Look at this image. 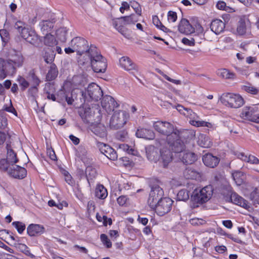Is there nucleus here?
<instances>
[{
  "label": "nucleus",
  "instance_id": "69168bd1",
  "mask_svg": "<svg viewBox=\"0 0 259 259\" xmlns=\"http://www.w3.org/2000/svg\"><path fill=\"white\" fill-rule=\"evenodd\" d=\"M65 181L70 185H73L74 184V182L72 179L70 175L68 172L64 174Z\"/></svg>",
  "mask_w": 259,
  "mask_h": 259
},
{
  "label": "nucleus",
  "instance_id": "58836bf2",
  "mask_svg": "<svg viewBox=\"0 0 259 259\" xmlns=\"http://www.w3.org/2000/svg\"><path fill=\"white\" fill-rule=\"evenodd\" d=\"M184 176L187 179H196L200 177L199 173L191 167H188L184 170Z\"/></svg>",
  "mask_w": 259,
  "mask_h": 259
},
{
  "label": "nucleus",
  "instance_id": "a878e982",
  "mask_svg": "<svg viewBox=\"0 0 259 259\" xmlns=\"http://www.w3.org/2000/svg\"><path fill=\"white\" fill-rule=\"evenodd\" d=\"M237 157L242 161L247 162L252 164H259V159L255 156L251 154H245L243 152L239 153L237 155Z\"/></svg>",
  "mask_w": 259,
  "mask_h": 259
},
{
  "label": "nucleus",
  "instance_id": "c9c22d12",
  "mask_svg": "<svg viewBox=\"0 0 259 259\" xmlns=\"http://www.w3.org/2000/svg\"><path fill=\"white\" fill-rule=\"evenodd\" d=\"M15 246L18 250L22 252L26 255L31 258H34L35 257V256L31 253L30 248L26 244L23 243H17L15 244Z\"/></svg>",
  "mask_w": 259,
  "mask_h": 259
},
{
  "label": "nucleus",
  "instance_id": "9b49d317",
  "mask_svg": "<svg viewBox=\"0 0 259 259\" xmlns=\"http://www.w3.org/2000/svg\"><path fill=\"white\" fill-rule=\"evenodd\" d=\"M173 202L172 199L168 197L163 198L156 205L154 209L156 213L159 216H163L167 213L171 209Z\"/></svg>",
  "mask_w": 259,
  "mask_h": 259
},
{
  "label": "nucleus",
  "instance_id": "5fc2aeb1",
  "mask_svg": "<svg viewBox=\"0 0 259 259\" xmlns=\"http://www.w3.org/2000/svg\"><path fill=\"white\" fill-rule=\"evenodd\" d=\"M100 239L103 244L106 246L107 248H109L111 247L112 242L106 234H102L100 235Z\"/></svg>",
  "mask_w": 259,
  "mask_h": 259
},
{
  "label": "nucleus",
  "instance_id": "412c9836",
  "mask_svg": "<svg viewBox=\"0 0 259 259\" xmlns=\"http://www.w3.org/2000/svg\"><path fill=\"white\" fill-rule=\"evenodd\" d=\"M188 116H189V123L195 126H204L206 125V122L203 121L199 120V117L197 115L193 112L191 109L187 110Z\"/></svg>",
  "mask_w": 259,
  "mask_h": 259
},
{
  "label": "nucleus",
  "instance_id": "4468645a",
  "mask_svg": "<svg viewBox=\"0 0 259 259\" xmlns=\"http://www.w3.org/2000/svg\"><path fill=\"white\" fill-rule=\"evenodd\" d=\"M101 105L106 111L110 113L119 105L111 96L106 95L104 96L101 101Z\"/></svg>",
  "mask_w": 259,
  "mask_h": 259
},
{
  "label": "nucleus",
  "instance_id": "e2e57ef3",
  "mask_svg": "<svg viewBox=\"0 0 259 259\" xmlns=\"http://www.w3.org/2000/svg\"><path fill=\"white\" fill-rule=\"evenodd\" d=\"M132 7L135 10L136 14L138 16H141L142 13V10L138 3L134 2L132 5Z\"/></svg>",
  "mask_w": 259,
  "mask_h": 259
},
{
  "label": "nucleus",
  "instance_id": "423d86ee",
  "mask_svg": "<svg viewBox=\"0 0 259 259\" xmlns=\"http://www.w3.org/2000/svg\"><path fill=\"white\" fill-rule=\"evenodd\" d=\"M103 95L101 89L95 83L90 84L87 90L82 91V97L84 102L91 100L97 101L101 99Z\"/></svg>",
  "mask_w": 259,
  "mask_h": 259
},
{
  "label": "nucleus",
  "instance_id": "0e129e2a",
  "mask_svg": "<svg viewBox=\"0 0 259 259\" xmlns=\"http://www.w3.org/2000/svg\"><path fill=\"white\" fill-rule=\"evenodd\" d=\"M19 82L22 90H25L29 86V82L23 77L19 79Z\"/></svg>",
  "mask_w": 259,
  "mask_h": 259
},
{
  "label": "nucleus",
  "instance_id": "0eeeda50",
  "mask_svg": "<svg viewBox=\"0 0 259 259\" xmlns=\"http://www.w3.org/2000/svg\"><path fill=\"white\" fill-rule=\"evenodd\" d=\"M129 118V114L125 111H116L113 114L110 121L111 128L118 129L121 128L126 123Z\"/></svg>",
  "mask_w": 259,
  "mask_h": 259
},
{
  "label": "nucleus",
  "instance_id": "6ab92c4d",
  "mask_svg": "<svg viewBox=\"0 0 259 259\" xmlns=\"http://www.w3.org/2000/svg\"><path fill=\"white\" fill-rule=\"evenodd\" d=\"M14 27L20 34L21 37L24 39L29 36V34H30V31H33L26 28L25 23L21 21H17L15 24Z\"/></svg>",
  "mask_w": 259,
  "mask_h": 259
},
{
  "label": "nucleus",
  "instance_id": "2eb2a0df",
  "mask_svg": "<svg viewBox=\"0 0 259 259\" xmlns=\"http://www.w3.org/2000/svg\"><path fill=\"white\" fill-rule=\"evenodd\" d=\"M8 174L14 178L22 179L26 176L27 171L24 167L12 164L8 171Z\"/></svg>",
  "mask_w": 259,
  "mask_h": 259
},
{
  "label": "nucleus",
  "instance_id": "37998d69",
  "mask_svg": "<svg viewBox=\"0 0 259 259\" xmlns=\"http://www.w3.org/2000/svg\"><path fill=\"white\" fill-rule=\"evenodd\" d=\"M39 26L41 31L44 32H48L54 27L53 22L48 20L41 21Z\"/></svg>",
  "mask_w": 259,
  "mask_h": 259
},
{
  "label": "nucleus",
  "instance_id": "79ce46f5",
  "mask_svg": "<svg viewBox=\"0 0 259 259\" xmlns=\"http://www.w3.org/2000/svg\"><path fill=\"white\" fill-rule=\"evenodd\" d=\"M218 73L219 76L225 79H233L235 76L234 73L225 68L219 70Z\"/></svg>",
  "mask_w": 259,
  "mask_h": 259
},
{
  "label": "nucleus",
  "instance_id": "052dcab7",
  "mask_svg": "<svg viewBox=\"0 0 259 259\" xmlns=\"http://www.w3.org/2000/svg\"><path fill=\"white\" fill-rule=\"evenodd\" d=\"M196 40V39L195 38H191L190 39L187 38H183L182 40V42L186 45L189 46H193L195 44V41Z\"/></svg>",
  "mask_w": 259,
  "mask_h": 259
},
{
  "label": "nucleus",
  "instance_id": "c03bdc74",
  "mask_svg": "<svg viewBox=\"0 0 259 259\" xmlns=\"http://www.w3.org/2000/svg\"><path fill=\"white\" fill-rule=\"evenodd\" d=\"M5 60H0V79H4L7 76V72H12L6 68Z\"/></svg>",
  "mask_w": 259,
  "mask_h": 259
},
{
  "label": "nucleus",
  "instance_id": "7c9ffc66",
  "mask_svg": "<svg viewBox=\"0 0 259 259\" xmlns=\"http://www.w3.org/2000/svg\"><path fill=\"white\" fill-rule=\"evenodd\" d=\"M79 114L84 123H92L93 113L90 108H85L82 112H80Z\"/></svg>",
  "mask_w": 259,
  "mask_h": 259
},
{
  "label": "nucleus",
  "instance_id": "13d9d810",
  "mask_svg": "<svg viewBox=\"0 0 259 259\" xmlns=\"http://www.w3.org/2000/svg\"><path fill=\"white\" fill-rule=\"evenodd\" d=\"M55 57V54L53 51L50 54L46 53L44 56L45 61L47 63H51L54 60Z\"/></svg>",
  "mask_w": 259,
  "mask_h": 259
},
{
  "label": "nucleus",
  "instance_id": "3c124183",
  "mask_svg": "<svg viewBox=\"0 0 259 259\" xmlns=\"http://www.w3.org/2000/svg\"><path fill=\"white\" fill-rule=\"evenodd\" d=\"M96 218L100 222H103L104 226H106L108 224L109 225L112 224V220L110 218H108L105 215L101 216L99 213L96 214Z\"/></svg>",
  "mask_w": 259,
  "mask_h": 259
},
{
  "label": "nucleus",
  "instance_id": "aec40b11",
  "mask_svg": "<svg viewBox=\"0 0 259 259\" xmlns=\"http://www.w3.org/2000/svg\"><path fill=\"white\" fill-rule=\"evenodd\" d=\"M225 23L220 19L213 20L210 24L211 30L215 34L218 35L224 32Z\"/></svg>",
  "mask_w": 259,
  "mask_h": 259
},
{
  "label": "nucleus",
  "instance_id": "9d476101",
  "mask_svg": "<svg viewBox=\"0 0 259 259\" xmlns=\"http://www.w3.org/2000/svg\"><path fill=\"white\" fill-rule=\"evenodd\" d=\"M240 116L244 119L259 123V113L258 108L255 106L244 107Z\"/></svg>",
  "mask_w": 259,
  "mask_h": 259
},
{
  "label": "nucleus",
  "instance_id": "393cba45",
  "mask_svg": "<svg viewBox=\"0 0 259 259\" xmlns=\"http://www.w3.org/2000/svg\"><path fill=\"white\" fill-rule=\"evenodd\" d=\"M197 143L199 146L203 148H209L212 143L210 138L206 135L199 134L197 136Z\"/></svg>",
  "mask_w": 259,
  "mask_h": 259
},
{
  "label": "nucleus",
  "instance_id": "864d4df0",
  "mask_svg": "<svg viewBox=\"0 0 259 259\" xmlns=\"http://www.w3.org/2000/svg\"><path fill=\"white\" fill-rule=\"evenodd\" d=\"M242 89L245 92L252 95H256L258 93V90L251 85H244Z\"/></svg>",
  "mask_w": 259,
  "mask_h": 259
},
{
  "label": "nucleus",
  "instance_id": "f704fd0d",
  "mask_svg": "<svg viewBox=\"0 0 259 259\" xmlns=\"http://www.w3.org/2000/svg\"><path fill=\"white\" fill-rule=\"evenodd\" d=\"M232 176L237 185L240 186L244 183L245 176L242 171H234L232 173Z\"/></svg>",
  "mask_w": 259,
  "mask_h": 259
},
{
  "label": "nucleus",
  "instance_id": "cd10ccee",
  "mask_svg": "<svg viewBox=\"0 0 259 259\" xmlns=\"http://www.w3.org/2000/svg\"><path fill=\"white\" fill-rule=\"evenodd\" d=\"M44 231V228L42 226L37 224H31L27 229V234L30 236H36L42 233Z\"/></svg>",
  "mask_w": 259,
  "mask_h": 259
},
{
  "label": "nucleus",
  "instance_id": "09e8293b",
  "mask_svg": "<svg viewBox=\"0 0 259 259\" xmlns=\"http://www.w3.org/2000/svg\"><path fill=\"white\" fill-rule=\"evenodd\" d=\"M12 167V164L8 161L7 159H2L0 160V170L4 171H7L8 173L10 167Z\"/></svg>",
  "mask_w": 259,
  "mask_h": 259
},
{
  "label": "nucleus",
  "instance_id": "bb28decb",
  "mask_svg": "<svg viewBox=\"0 0 259 259\" xmlns=\"http://www.w3.org/2000/svg\"><path fill=\"white\" fill-rule=\"evenodd\" d=\"M28 78L33 85L29 90V91L35 94L37 91V86H38L39 84L40 81L37 77V76H36L33 70H31L29 72Z\"/></svg>",
  "mask_w": 259,
  "mask_h": 259
},
{
  "label": "nucleus",
  "instance_id": "ddd939ff",
  "mask_svg": "<svg viewBox=\"0 0 259 259\" xmlns=\"http://www.w3.org/2000/svg\"><path fill=\"white\" fill-rule=\"evenodd\" d=\"M166 141L174 152L182 154L185 148V145L180 139L179 132H178V137H172L170 139H167Z\"/></svg>",
  "mask_w": 259,
  "mask_h": 259
},
{
  "label": "nucleus",
  "instance_id": "f8f14e48",
  "mask_svg": "<svg viewBox=\"0 0 259 259\" xmlns=\"http://www.w3.org/2000/svg\"><path fill=\"white\" fill-rule=\"evenodd\" d=\"M97 146L100 152L104 154L108 159L111 160H115L117 159L116 152L109 145L101 142H98Z\"/></svg>",
  "mask_w": 259,
  "mask_h": 259
},
{
  "label": "nucleus",
  "instance_id": "2f4dec72",
  "mask_svg": "<svg viewBox=\"0 0 259 259\" xmlns=\"http://www.w3.org/2000/svg\"><path fill=\"white\" fill-rule=\"evenodd\" d=\"M97 171L93 166H88L85 169V176L89 185L93 183L97 176Z\"/></svg>",
  "mask_w": 259,
  "mask_h": 259
},
{
  "label": "nucleus",
  "instance_id": "603ef678",
  "mask_svg": "<svg viewBox=\"0 0 259 259\" xmlns=\"http://www.w3.org/2000/svg\"><path fill=\"white\" fill-rule=\"evenodd\" d=\"M152 21L154 25H155L157 28L164 32H166L167 31L168 29L162 24L157 16H153L152 17Z\"/></svg>",
  "mask_w": 259,
  "mask_h": 259
},
{
  "label": "nucleus",
  "instance_id": "72a5a7b5",
  "mask_svg": "<svg viewBox=\"0 0 259 259\" xmlns=\"http://www.w3.org/2000/svg\"><path fill=\"white\" fill-rule=\"evenodd\" d=\"M246 25L244 18H241L238 21L236 27V33L239 35H243L246 33Z\"/></svg>",
  "mask_w": 259,
  "mask_h": 259
},
{
  "label": "nucleus",
  "instance_id": "a211bd4d",
  "mask_svg": "<svg viewBox=\"0 0 259 259\" xmlns=\"http://www.w3.org/2000/svg\"><path fill=\"white\" fill-rule=\"evenodd\" d=\"M90 129L91 131L97 136L104 138L107 136L106 127L102 124H92Z\"/></svg>",
  "mask_w": 259,
  "mask_h": 259
},
{
  "label": "nucleus",
  "instance_id": "f03ea898",
  "mask_svg": "<svg viewBox=\"0 0 259 259\" xmlns=\"http://www.w3.org/2000/svg\"><path fill=\"white\" fill-rule=\"evenodd\" d=\"M212 193V188L210 185L204 187L200 190H195L191 196V207L196 208L206 202L210 199Z\"/></svg>",
  "mask_w": 259,
  "mask_h": 259
},
{
  "label": "nucleus",
  "instance_id": "4d7b16f0",
  "mask_svg": "<svg viewBox=\"0 0 259 259\" xmlns=\"http://www.w3.org/2000/svg\"><path fill=\"white\" fill-rule=\"evenodd\" d=\"M190 223L193 226L203 225L206 223V221L203 219L199 218H193L190 220Z\"/></svg>",
  "mask_w": 259,
  "mask_h": 259
},
{
  "label": "nucleus",
  "instance_id": "a18cd8bd",
  "mask_svg": "<svg viewBox=\"0 0 259 259\" xmlns=\"http://www.w3.org/2000/svg\"><path fill=\"white\" fill-rule=\"evenodd\" d=\"M113 24L115 29L117 30L119 32H120L125 37L127 38H130V34L127 32L125 28H124L123 26L118 25L117 21H115Z\"/></svg>",
  "mask_w": 259,
  "mask_h": 259
},
{
  "label": "nucleus",
  "instance_id": "f3484780",
  "mask_svg": "<svg viewBox=\"0 0 259 259\" xmlns=\"http://www.w3.org/2000/svg\"><path fill=\"white\" fill-rule=\"evenodd\" d=\"M178 30L181 33L190 34L195 32L194 28L190 24L189 21L186 19H182L179 23Z\"/></svg>",
  "mask_w": 259,
  "mask_h": 259
},
{
  "label": "nucleus",
  "instance_id": "774afa93",
  "mask_svg": "<svg viewBox=\"0 0 259 259\" xmlns=\"http://www.w3.org/2000/svg\"><path fill=\"white\" fill-rule=\"evenodd\" d=\"M119 148L123 150V151H126L129 154H132L133 150L132 148H130L128 145L126 144H120L119 145Z\"/></svg>",
  "mask_w": 259,
  "mask_h": 259
},
{
  "label": "nucleus",
  "instance_id": "dca6fc26",
  "mask_svg": "<svg viewBox=\"0 0 259 259\" xmlns=\"http://www.w3.org/2000/svg\"><path fill=\"white\" fill-rule=\"evenodd\" d=\"M119 64L121 67L126 71H139L137 66L127 57H122L119 59Z\"/></svg>",
  "mask_w": 259,
  "mask_h": 259
},
{
  "label": "nucleus",
  "instance_id": "1a4fd4ad",
  "mask_svg": "<svg viewBox=\"0 0 259 259\" xmlns=\"http://www.w3.org/2000/svg\"><path fill=\"white\" fill-rule=\"evenodd\" d=\"M24 62V58L22 54L20 52H15L12 54L10 58L5 61V65L7 68L9 70L14 72L17 67H21Z\"/></svg>",
  "mask_w": 259,
  "mask_h": 259
},
{
  "label": "nucleus",
  "instance_id": "338daca9",
  "mask_svg": "<svg viewBox=\"0 0 259 259\" xmlns=\"http://www.w3.org/2000/svg\"><path fill=\"white\" fill-rule=\"evenodd\" d=\"M127 198L125 196H120L117 199V203L119 204V205L121 206L124 205L126 201H127Z\"/></svg>",
  "mask_w": 259,
  "mask_h": 259
},
{
  "label": "nucleus",
  "instance_id": "7ed1b4c3",
  "mask_svg": "<svg viewBox=\"0 0 259 259\" xmlns=\"http://www.w3.org/2000/svg\"><path fill=\"white\" fill-rule=\"evenodd\" d=\"M220 100L226 107L233 109L239 108L244 104V100L241 95L231 93L223 94Z\"/></svg>",
  "mask_w": 259,
  "mask_h": 259
},
{
  "label": "nucleus",
  "instance_id": "20e7f679",
  "mask_svg": "<svg viewBox=\"0 0 259 259\" xmlns=\"http://www.w3.org/2000/svg\"><path fill=\"white\" fill-rule=\"evenodd\" d=\"M153 127L159 133L166 136V140L172 137H178L179 132L172 124L169 122L157 121L153 123Z\"/></svg>",
  "mask_w": 259,
  "mask_h": 259
},
{
  "label": "nucleus",
  "instance_id": "4c0bfd02",
  "mask_svg": "<svg viewBox=\"0 0 259 259\" xmlns=\"http://www.w3.org/2000/svg\"><path fill=\"white\" fill-rule=\"evenodd\" d=\"M7 159L9 163L12 164L17 163L18 159L17 158L16 153L8 145L7 146Z\"/></svg>",
  "mask_w": 259,
  "mask_h": 259
},
{
  "label": "nucleus",
  "instance_id": "6e6552de",
  "mask_svg": "<svg viewBox=\"0 0 259 259\" xmlns=\"http://www.w3.org/2000/svg\"><path fill=\"white\" fill-rule=\"evenodd\" d=\"M164 195V192L159 186L152 187L148 199V204L152 209H155L156 205L161 199Z\"/></svg>",
  "mask_w": 259,
  "mask_h": 259
},
{
  "label": "nucleus",
  "instance_id": "ea45409f",
  "mask_svg": "<svg viewBox=\"0 0 259 259\" xmlns=\"http://www.w3.org/2000/svg\"><path fill=\"white\" fill-rule=\"evenodd\" d=\"M58 74V71L57 66L55 64H52L47 75V78L49 80H52L57 76Z\"/></svg>",
  "mask_w": 259,
  "mask_h": 259
},
{
  "label": "nucleus",
  "instance_id": "f257e3e1",
  "mask_svg": "<svg viewBox=\"0 0 259 259\" xmlns=\"http://www.w3.org/2000/svg\"><path fill=\"white\" fill-rule=\"evenodd\" d=\"M85 62H90L93 69L96 72H104L106 70V60L98 53L97 48H93L91 50L90 54L85 58L83 64Z\"/></svg>",
  "mask_w": 259,
  "mask_h": 259
},
{
  "label": "nucleus",
  "instance_id": "a19ab883",
  "mask_svg": "<svg viewBox=\"0 0 259 259\" xmlns=\"http://www.w3.org/2000/svg\"><path fill=\"white\" fill-rule=\"evenodd\" d=\"M44 44L49 47H54L57 44L55 36L50 33L47 34L44 37Z\"/></svg>",
  "mask_w": 259,
  "mask_h": 259
},
{
  "label": "nucleus",
  "instance_id": "680f3d73",
  "mask_svg": "<svg viewBox=\"0 0 259 259\" xmlns=\"http://www.w3.org/2000/svg\"><path fill=\"white\" fill-rule=\"evenodd\" d=\"M74 93H76L75 91H72L71 93V97H68L67 95H65V93H63L64 97L65 99V100L68 105H72L73 102H74V98H73V96Z\"/></svg>",
  "mask_w": 259,
  "mask_h": 259
},
{
  "label": "nucleus",
  "instance_id": "8fccbe9b",
  "mask_svg": "<svg viewBox=\"0 0 259 259\" xmlns=\"http://www.w3.org/2000/svg\"><path fill=\"white\" fill-rule=\"evenodd\" d=\"M178 199L180 201H186L189 198L188 191L186 190H180L177 194Z\"/></svg>",
  "mask_w": 259,
  "mask_h": 259
},
{
  "label": "nucleus",
  "instance_id": "bf43d9fd",
  "mask_svg": "<svg viewBox=\"0 0 259 259\" xmlns=\"http://www.w3.org/2000/svg\"><path fill=\"white\" fill-rule=\"evenodd\" d=\"M167 19L169 22H175L177 20V14L176 12L169 11L167 13Z\"/></svg>",
  "mask_w": 259,
  "mask_h": 259
},
{
  "label": "nucleus",
  "instance_id": "de8ad7c7",
  "mask_svg": "<svg viewBox=\"0 0 259 259\" xmlns=\"http://www.w3.org/2000/svg\"><path fill=\"white\" fill-rule=\"evenodd\" d=\"M25 40L32 45H35L37 43L38 37L35 31H30V34L25 38Z\"/></svg>",
  "mask_w": 259,
  "mask_h": 259
},
{
  "label": "nucleus",
  "instance_id": "b1692460",
  "mask_svg": "<svg viewBox=\"0 0 259 259\" xmlns=\"http://www.w3.org/2000/svg\"><path fill=\"white\" fill-rule=\"evenodd\" d=\"M179 156L181 157L182 161L186 164H191L197 159L196 155L191 152H183Z\"/></svg>",
  "mask_w": 259,
  "mask_h": 259
},
{
  "label": "nucleus",
  "instance_id": "4be33fe9",
  "mask_svg": "<svg viewBox=\"0 0 259 259\" xmlns=\"http://www.w3.org/2000/svg\"><path fill=\"white\" fill-rule=\"evenodd\" d=\"M202 160L206 166L210 167L216 166L220 161L219 158L210 153L205 154L202 157Z\"/></svg>",
  "mask_w": 259,
  "mask_h": 259
},
{
  "label": "nucleus",
  "instance_id": "c85d7f7f",
  "mask_svg": "<svg viewBox=\"0 0 259 259\" xmlns=\"http://www.w3.org/2000/svg\"><path fill=\"white\" fill-rule=\"evenodd\" d=\"M230 199L233 203L243 208H246L248 206L247 201L235 192L231 193Z\"/></svg>",
  "mask_w": 259,
  "mask_h": 259
},
{
  "label": "nucleus",
  "instance_id": "39448f33",
  "mask_svg": "<svg viewBox=\"0 0 259 259\" xmlns=\"http://www.w3.org/2000/svg\"><path fill=\"white\" fill-rule=\"evenodd\" d=\"M71 45L76 51L77 55L82 56L84 54L87 58L90 54V51L93 48V46L89 47V43L84 38L80 37H75L71 40Z\"/></svg>",
  "mask_w": 259,
  "mask_h": 259
},
{
  "label": "nucleus",
  "instance_id": "c756f323",
  "mask_svg": "<svg viewBox=\"0 0 259 259\" xmlns=\"http://www.w3.org/2000/svg\"><path fill=\"white\" fill-rule=\"evenodd\" d=\"M161 157L164 167H166L172 160V155L169 149L163 148L161 150Z\"/></svg>",
  "mask_w": 259,
  "mask_h": 259
},
{
  "label": "nucleus",
  "instance_id": "49530a36",
  "mask_svg": "<svg viewBox=\"0 0 259 259\" xmlns=\"http://www.w3.org/2000/svg\"><path fill=\"white\" fill-rule=\"evenodd\" d=\"M121 19H123L125 23L126 24H134L138 21V17L135 14H132L127 16L121 17Z\"/></svg>",
  "mask_w": 259,
  "mask_h": 259
},
{
  "label": "nucleus",
  "instance_id": "473e14b6",
  "mask_svg": "<svg viewBox=\"0 0 259 259\" xmlns=\"http://www.w3.org/2000/svg\"><path fill=\"white\" fill-rule=\"evenodd\" d=\"M158 149L154 146L149 147L146 150V154L148 159L156 162L158 159Z\"/></svg>",
  "mask_w": 259,
  "mask_h": 259
},
{
  "label": "nucleus",
  "instance_id": "5701e85b",
  "mask_svg": "<svg viewBox=\"0 0 259 259\" xmlns=\"http://www.w3.org/2000/svg\"><path fill=\"white\" fill-rule=\"evenodd\" d=\"M136 135L138 138L147 140H153L155 137V134L153 131L144 128L138 129Z\"/></svg>",
  "mask_w": 259,
  "mask_h": 259
},
{
  "label": "nucleus",
  "instance_id": "e433bc0d",
  "mask_svg": "<svg viewBox=\"0 0 259 259\" xmlns=\"http://www.w3.org/2000/svg\"><path fill=\"white\" fill-rule=\"evenodd\" d=\"M108 193L106 189L102 185H98L95 190V196L101 199L106 198L107 196Z\"/></svg>",
  "mask_w": 259,
  "mask_h": 259
},
{
  "label": "nucleus",
  "instance_id": "6e6d98bb",
  "mask_svg": "<svg viewBox=\"0 0 259 259\" xmlns=\"http://www.w3.org/2000/svg\"><path fill=\"white\" fill-rule=\"evenodd\" d=\"M12 225L16 228L18 232L22 234L25 229V225L20 222H14Z\"/></svg>",
  "mask_w": 259,
  "mask_h": 259
}]
</instances>
